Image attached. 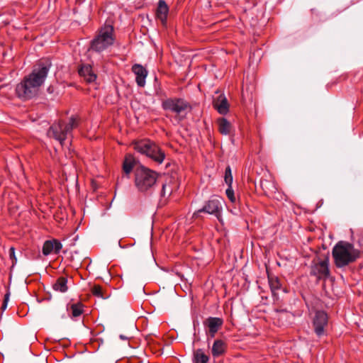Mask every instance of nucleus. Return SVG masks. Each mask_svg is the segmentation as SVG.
Instances as JSON below:
<instances>
[{
    "instance_id": "f257e3e1",
    "label": "nucleus",
    "mask_w": 363,
    "mask_h": 363,
    "mask_svg": "<svg viewBox=\"0 0 363 363\" xmlns=\"http://www.w3.org/2000/svg\"><path fill=\"white\" fill-rule=\"evenodd\" d=\"M50 67L51 62L49 59L40 60L32 72L16 86L18 96L24 99L35 96L39 87L44 83Z\"/></svg>"
},
{
    "instance_id": "f03ea898",
    "label": "nucleus",
    "mask_w": 363,
    "mask_h": 363,
    "mask_svg": "<svg viewBox=\"0 0 363 363\" xmlns=\"http://www.w3.org/2000/svg\"><path fill=\"white\" fill-rule=\"evenodd\" d=\"M332 255L335 265L342 267L354 262L359 257V251L354 249L353 245L340 241L333 247Z\"/></svg>"
},
{
    "instance_id": "7ed1b4c3",
    "label": "nucleus",
    "mask_w": 363,
    "mask_h": 363,
    "mask_svg": "<svg viewBox=\"0 0 363 363\" xmlns=\"http://www.w3.org/2000/svg\"><path fill=\"white\" fill-rule=\"evenodd\" d=\"M79 123V118L76 116H72L68 123H65L62 121L53 123L48 130V135L59 141L62 145L67 138V135L74 128H77Z\"/></svg>"
},
{
    "instance_id": "20e7f679",
    "label": "nucleus",
    "mask_w": 363,
    "mask_h": 363,
    "mask_svg": "<svg viewBox=\"0 0 363 363\" xmlns=\"http://www.w3.org/2000/svg\"><path fill=\"white\" fill-rule=\"evenodd\" d=\"M113 33V27L111 25L101 27L91 42V49L96 52H101L112 45L115 40Z\"/></svg>"
},
{
    "instance_id": "39448f33",
    "label": "nucleus",
    "mask_w": 363,
    "mask_h": 363,
    "mask_svg": "<svg viewBox=\"0 0 363 363\" xmlns=\"http://www.w3.org/2000/svg\"><path fill=\"white\" fill-rule=\"evenodd\" d=\"M157 173L138 164V191L150 193L156 184Z\"/></svg>"
},
{
    "instance_id": "423d86ee",
    "label": "nucleus",
    "mask_w": 363,
    "mask_h": 363,
    "mask_svg": "<svg viewBox=\"0 0 363 363\" xmlns=\"http://www.w3.org/2000/svg\"><path fill=\"white\" fill-rule=\"evenodd\" d=\"M138 152L145 155L158 164L163 162L164 152L155 143L150 140H138Z\"/></svg>"
},
{
    "instance_id": "0eeeda50",
    "label": "nucleus",
    "mask_w": 363,
    "mask_h": 363,
    "mask_svg": "<svg viewBox=\"0 0 363 363\" xmlns=\"http://www.w3.org/2000/svg\"><path fill=\"white\" fill-rule=\"evenodd\" d=\"M162 107L166 111L174 113L176 119L180 121L185 118L189 105L182 99H168L162 102Z\"/></svg>"
},
{
    "instance_id": "6e6552de",
    "label": "nucleus",
    "mask_w": 363,
    "mask_h": 363,
    "mask_svg": "<svg viewBox=\"0 0 363 363\" xmlns=\"http://www.w3.org/2000/svg\"><path fill=\"white\" fill-rule=\"evenodd\" d=\"M328 317L326 313L323 311L315 312L313 320L312 326L315 335L320 337L325 334V328L328 326Z\"/></svg>"
},
{
    "instance_id": "1a4fd4ad",
    "label": "nucleus",
    "mask_w": 363,
    "mask_h": 363,
    "mask_svg": "<svg viewBox=\"0 0 363 363\" xmlns=\"http://www.w3.org/2000/svg\"><path fill=\"white\" fill-rule=\"evenodd\" d=\"M220 199L216 197H212L208 200L203 207L194 213V217H197L200 213H207L208 214L215 215L217 218L220 216L221 211Z\"/></svg>"
},
{
    "instance_id": "9d476101",
    "label": "nucleus",
    "mask_w": 363,
    "mask_h": 363,
    "mask_svg": "<svg viewBox=\"0 0 363 363\" xmlns=\"http://www.w3.org/2000/svg\"><path fill=\"white\" fill-rule=\"evenodd\" d=\"M223 320L222 318L217 317H209L203 322V325L208 328L207 334L211 337H213L216 333L223 325Z\"/></svg>"
},
{
    "instance_id": "9b49d317",
    "label": "nucleus",
    "mask_w": 363,
    "mask_h": 363,
    "mask_svg": "<svg viewBox=\"0 0 363 363\" xmlns=\"http://www.w3.org/2000/svg\"><path fill=\"white\" fill-rule=\"evenodd\" d=\"M328 259L325 258L315 263L311 269V274L318 279L326 278L329 276Z\"/></svg>"
},
{
    "instance_id": "f8f14e48",
    "label": "nucleus",
    "mask_w": 363,
    "mask_h": 363,
    "mask_svg": "<svg viewBox=\"0 0 363 363\" xmlns=\"http://www.w3.org/2000/svg\"><path fill=\"white\" fill-rule=\"evenodd\" d=\"M62 248V245L58 240H49L44 242L42 252L45 256H48L51 253L58 254Z\"/></svg>"
},
{
    "instance_id": "ddd939ff",
    "label": "nucleus",
    "mask_w": 363,
    "mask_h": 363,
    "mask_svg": "<svg viewBox=\"0 0 363 363\" xmlns=\"http://www.w3.org/2000/svg\"><path fill=\"white\" fill-rule=\"evenodd\" d=\"M213 108L222 115H225L229 111L228 101L223 94H219L213 101Z\"/></svg>"
},
{
    "instance_id": "4468645a",
    "label": "nucleus",
    "mask_w": 363,
    "mask_h": 363,
    "mask_svg": "<svg viewBox=\"0 0 363 363\" xmlns=\"http://www.w3.org/2000/svg\"><path fill=\"white\" fill-rule=\"evenodd\" d=\"M79 74L87 83H91L96 79V74L94 72L90 65H82L78 69Z\"/></svg>"
},
{
    "instance_id": "2eb2a0df",
    "label": "nucleus",
    "mask_w": 363,
    "mask_h": 363,
    "mask_svg": "<svg viewBox=\"0 0 363 363\" xmlns=\"http://www.w3.org/2000/svg\"><path fill=\"white\" fill-rule=\"evenodd\" d=\"M227 344L222 340H216L211 347V354L214 358H218L225 354L227 351Z\"/></svg>"
},
{
    "instance_id": "dca6fc26",
    "label": "nucleus",
    "mask_w": 363,
    "mask_h": 363,
    "mask_svg": "<svg viewBox=\"0 0 363 363\" xmlns=\"http://www.w3.org/2000/svg\"><path fill=\"white\" fill-rule=\"evenodd\" d=\"M260 186L267 196H273L277 191L276 184L272 180L261 179Z\"/></svg>"
},
{
    "instance_id": "f3484780",
    "label": "nucleus",
    "mask_w": 363,
    "mask_h": 363,
    "mask_svg": "<svg viewBox=\"0 0 363 363\" xmlns=\"http://www.w3.org/2000/svg\"><path fill=\"white\" fill-rule=\"evenodd\" d=\"M169 8L164 0H160L157 9V16L163 24L166 23Z\"/></svg>"
},
{
    "instance_id": "a211bd4d",
    "label": "nucleus",
    "mask_w": 363,
    "mask_h": 363,
    "mask_svg": "<svg viewBox=\"0 0 363 363\" xmlns=\"http://www.w3.org/2000/svg\"><path fill=\"white\" fill-rule=\"evenodd\" d=\"M136 163L135 158L132 154H127L125 157L123 163V170L126 174H128L133 170V167Z\"/></svg>"
},
{
    "instance_id": "6ab92c4d",
    "label": "nucleus",
    "mask_w": 363,
    "mask_h": 363,
    "mask_svg": "<svg viewBox=\"0 0 363 363\" xmlns=\"http://www.w3.org/2000/svg\"><path fill=\"white\" fill-rule=\"evenodd\" d=\"M269 284L271 291L274 296H276L278 291L281 289V284L277 277L269 275L268 276Z\"/></svg>"
},
{
    "instance_id": "aec40b11",
    "label": "nucleus",
    "mask_w": 363,
    "mask_h": 363,
    "mask_svg": "<svg viewBox=\"0 0 363 363\" xmlns=\"http://www.w3.org/2000/svg\"><path fill=\"white\" fill-rule=\"evenodd\" d=\"M52 288L55 291L65 293L68 290L67 279L65 277H60L53 284Z\"/></svg>"
},
{
    "instance_id": "412c9836",
    "label": "nucleus",
    "mask_w": 363,
    "mask_h": 363,
    "mask_svg": "<svg viewBox=\"0 0 363 363\" xmlns=\"http://www.w3.org/2000/svg\"><path fill=\"white\" fill-rule=\"evenodd\" d=\"M218 130L223 135H228L231 130V124L225 118H220L217 121Z\"/></svg>"
},
{
    "instance_id": "4be33fe9",
    "label": "nucleus",
    "mask_w": 363,
    "mask_h": 363,
    "mask_svg": "<svg viewBox=\"0 0 363 363\" xmlns=\"http://www.w3.org/2000/svg\"><path fill=\"white\" fill-rule=\"evenodd\" d=\"M209 357L205 354L202 349H197L194 351L193 362L194 363H208Z\"/></svg>"
},
{
    "instance_id": "5701e85b",
    "label": "nucleus",
    "mask_w": 363,
    "mask_h": 363,
    "mask_svg": "<svg viewBox=\"0 0 363 363\" xmlns=\"http://www.w3.org/2000/svg\"><path fill=\"white\" fill-rule=\"evenodd\" d=\"M84 305L82 303H73L67 308V310L71 313L72 318H77L83 313Z\"/></svg>"
},
{
    "instance_id": "b1692460",
    "label": "nucleus",
    "mask_w": 363,
    "mask_h": 363,
    "mask_svg": "<svg viewBox=\"0 0 363 363\" xmlns=\"http://www.w3.org/2000/svg\"><path fill=\"white\" fill-rule=\"evenodd\" d=\"M147 70L144 67L138 64V86H145V78L147 75Z\"/></svg>"
},
{
    "instance_id": "393cba45",
    "label": "nucleus",
    "mask_w": 363,
    "mask_h": 363,
    "mask_svg": "<svg viewBox=\"0 0 363 363\" xmlns=\"http://www.w3.org/2000/svg\"><path fill=\"white\" fill-rule=\"evenodd\" d=\"M224 179L228 186H232L233 175H232V172H231V169L229 166H228L225 169Z\"/></svg>"
},
{
    "instance_id": "a878e982",
    "label": "nucleus",
    "mask_w": 363,
    "mask_h": 363,
    "mask_svg": "<svg viewBox=\"0 0 363 363\" xmlns=\"http://www.w3.org/2000/svg\"><path fill=\"white\" fill-rule=\"evenodd\" d=\"M91 292H92L93 295H94L95 296H97L99 298H105L103 294V289L100 285H94L92 287Z\"/></svg>"
},
{
    "instance_id": "bb28decb",
    "label": "nucleus",
    "mask_w": 363,
    "mask_h": 363,
    "mask_svg": "<svg viewBox=\"0 0 363 363\" xmlns=\"http://www.w3.org/2000/svg\"><path fill=\"white\" fill-rule=\"evenodd\" d=\"M225 194H226V196L228 198V199L232 203H235L236 202V198H235V194H234V191L232 189V186H230L228 187V189L225 191Z\"/></svg>"
},
{
    "instance_id": "cd10ccee",
    "label": "nucleus",
    "mask_w": 363,
    "mask_h": 363,
    "mask_svg": "<svg viewBox=\"0 0 363 363\" xmlns=\"http://www.w3.org/2000/svg\"><path fill=\"white\" fill-rule=\"evenodd\" d=\"M172 189L170 187H168L166 184L162 185V191H161V195L162 196H166V195L169 196L172 194Z\"/></svg>"
},
{
    "instance_id": "c85d7f7f",
    "label": "nucleus",
    "mask_w": 363,
    "mask_h": 363,
    "mask_svg": "<svg viewBox=\"0 0 363 363\" xmlns=\"http://www.w3.org/2000/svg\"><path fill=\"white\" fill-rule=\"evenodd\" d=\"M9 253L10 259H12V264L14 265V264H16V257L15 255V248L13 247H11L9 249Z\"/></svg>"
},
{
    "instance_id": "c756f323",
    "label": "nucleus",
    "mask_w": 363,
    "mask_h": 363,
    "mask_svg": "<svg viewBox=\"0 0 363 363\" xmlns=\"http://www.w3.org/2000/svg\"><path fill=\"white\" fill-rule=\"evenodd\" d=\"M10 293L7 292L4 296V303H8Z\"/></svg>"
},
{
    "instance_id": "7c9ffc66",
    "label": "nucleus",
    "mask_w": 363,
    "mask_h": 363,
    "mask_svg": "<svg viewBox=\"0 0 363 363\" xmlns=\"http://www.w3.org/2000/svg\"><path fill=\"white\" fill-rule=\"evenodd\" d=\"M131 70L135 74H136V64L132 65Z\"/></svg>"
},
{
    "instance_id": "2f4dec72",
    "label": "nucleus",
    "mask_w": 363,
    "mask_h": 363,
    "mask_svg": "<svg viewBox=\"0 0 363 363\" xmlns=\"http://www.w3.org/2000/svg\"><path fill=\"white\" fill-rule=\"evenodd\" d=\"M141 319L143 320V323H145L147 325V318L145 317H139L138 318V320Z\"/></svg>"
},
{
    "instance_id": "473e14b6",
    "label": "nucleus",
    "mask_w": 363,
    "mask_h": 363,
    "mask_svg": "<svg viewBox=\"0 0 363 363\" xmlns=\"http://www.w3.org/2000/svg\"><path fill=\"white\" fill-rule=\"evenodd\" d=\"M6 307H7V303L3 302L2 306H1V309L4 310V309H6Z\"/></svg>"
},
{
    "instance_id": "72a5a7b5",
    "label": "nucleus",
    "mask_w": 363,
    "mask_h": 363,
    "mask_svg": "<svg viewBox=\"0 0 363 363\" xmlns=\"http://www.w3.org/2000/svg\"><path fill=\"white\" fill-rule=\"evenodd\" d=\"M131 145L133 146L134 149H136V141L135 140H133Z\"/></svg>"
},
{
    "instance_id": "f704fd0d",
    "label": "nucleus",
    "mask_w": 363,
    "mask_h": 363,
    "mask_svg": "<svg viewBox=\"0 0 363 363\" xmlns=\"http://www.w3.org/2000/svg\"><path fill=\"white\" fill-rule=\"evenodd\" d=\"M137 363H141L140 361L138 360V362Z\"/></svg>"
}]
</instances>
